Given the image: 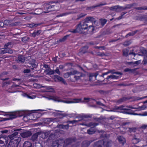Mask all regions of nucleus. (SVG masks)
I'll list each match as a JSON object with an SVG mask.
<instances>
[{
    "label": "nucleus",
    "mask_w": 147,
    "mask_h": 147,
    "mask_svg": "<svg viewBox=\"0 0 147 147\" xmlns=\"http://www.w3.org/2000/svg\"><path fill=\"white\" fill-rule=\"evenodd\" d=\"M18 132H15L8 136L11 140L7 147H17L19 142L21 141V138L16 137Z\"/></svg>",
    "instance_id": "1"
},
{
    "label": "nucleus",
    "mask_w": 147,
    "mask_h": 147,
    "mask_svg": "<svg viewBox=\"0 0 147 147\" xmlns=\"http://www.w3.org/2000/svg\"><path fill=\"white\" fill-rule=\"evenodd\" d=\"M74 138H68L65 141L63 139H61L55 141L53 144V147H64V144L68 145L75 141Z\"/></svg>",
    "instance_id": "2"
},
{
    "label": "nucleus",
    "mask_w": 147,
    "mask_h": 147,
    "mask_svg": "<svg viewBox=\"0 0 147 147\" xmlns=\"http://www.w3.org/2000/svg\"><path fill=\"white\" fill-rule=\"evenodd\" d=\"M88 23L84 20L83 22H80L77 25L76 29L72 30L70 32L73 33L78 32L84 33V30L88 29Z\"/></svg>",
    "instance_id": "3"
},
{
    "label": "nucleus",
    "mask_w": 147,
    "mask_h": 147,
    "mask_svg": "<svg viewBox=\"0 0 147 147\" xmlns=\"http://www.w3.org/2000/svg\"><path fill=\"white\" fill-rule=\"evenodd\" d=\"M50 99L53 100L55 101L58 102H62L66 103H76L82 102L81 99L75 98L73 99V101L64 100L61 98L57 96H51L50 97Z\"/></svg>",
    "instance_id": "4"
},
{
    "label": "nucleus",
    "mask_w": 147,
    "mask_h": 147,
    "mask_svg": "<svg viewBox=\"0 0 147 147\" xmlns=\"http://www.w3.org/2000/svg\"><path fill=\"white\" fill-rule=\"evenodd\" d=\"M0 112L5 113L4 115V116H9V117L7 118V120H11L17 117L18 116V115L17 112H5L1 111H0Z\"/></svg>",
    "instance_id": "5"
},
{
    "label": "nucleus",
    "mask_w": 147,
    "mask_h": 147,
    "mask_svg": "<svg viewBox=\"0 0 147 147\" xmlns=\"http://www.w3.org/2000/svg\"><path fill=\"white\" fill-rule=\"evenodd\" d=\"M98 125V123H90L89 124V126H93L91 127L88 130L87 132L89 134H94L95 132V130L94 127Z\"/></svg>",
    "instance_id": "6"
},
{
    "label": "nucleus",
    "mask_w": 147,
    "mask_h": 147,
    "mask_svg": "<svg viewBox=\"0 0 147 147\" xmlns=\"http://www.w3.org/2000/svg\"><path fill=\"white\" fill-rule=\"evenodd\" d=\"M13 45L11 42H8L5 45L4 48L0 49V54H2L7 53V48H11Z\"/></svg>",
    "instance_id": "7"
},
{
    "label": "nucleus",
    "mask_w": 147,
    "mask_h": 147,
    "mask_svg": "<svg viewBox=\"0 0 147 147\" xmlns=\"http://www.w3.org/2000/svg\"><path fill=\"white\" fill-rule=\"evenodd\" d=\"M103 141V145L104 147H109L111 146L113 143L111 140H108L106 136Z\"/></svg>",
    "instance_id": "8"
},
{
    "label": "nucleus",
    "mask_w": 147,
    "mask_h": 147,
    "mask_svg": "<svg viewBox=\"0 0 147 147\" xmlns=\"http://www.w3.org/2000/svg\"><path fill=\"white\" fill-rule=\"evenodd\" d=\"M84 20H85L86 22L88 23H89L90 22L92 23H93L94 24L96 25L97 22L95 18L89 16L86 17L85 19Z\"/></svg>",
    "instance_id": "9"
},
{
    "label": "nucleus",
    "mask_w": 147,
    "mask_h": 147,
    "mask_svg": "<svg viewBox=\"0 0 147 147\" xmlns=\"http://www.w3.org/2000/svg\"><path fill=\"white\" fill-rule=\"evenodd\" d=\"M78 74H81L80 73H79L76 70H73L70 72H67L64 75V77L65 78H67L71 75H74Z\"/></svg>",
    "instance_id": "10"
},
{
    "label": "nucleus",
    "mask_w": 147,
    "mask_h": 147,
    "mask_svg": "<svg viewBox=\"0 0 147 147\" xmlns=\"http://www.w3.org/2000/svg\"><path fill=\"white\" fill-rule=\"evenodd\" d=\"M126 107L130 108V109H128V108H123V110H125V111H124L123 112L124 113H127L129 114H133V115H136L137 114L135 113H131L130 111V109H134L135 108L134 107H131V106H127Z\"/></svg>",
    "instance_id": "11"
},
{
    "label": "nucleus",
    "mask_w": 147,
    "mask_h": 147,
    "mask_svg": "<svg viewBox=\"0 0 147 147\" xmlns=\"http://www.w3.org/2000/svg\"><path fill=\"white\" fill-rule=\"evenodd\" d=\"M107 3H101L98 5H94L91 7H88L86 8V10H90L96 7H100L103 5H106Z\"/></svg>",
    "instance_id": "12"
},
{
    "label": "nucleus",
    "mask_w": 147,
    "mask_h": 147,
    "mask_svg": "<svg viewBox=\"0 0 147 147\" xmlns=\"http://www.w3.org/2000/svg\"><path fill=\"white\" fill-rule=\"evenodd\" d=\"M50 133V131L42 132L40 134V136L43 139H46L47 138Z\"/></svg>",
    "instance_id": "13"
},
{
    "label": "nucleus",
    "mask_w": 147,
    "mask_h": 147,
    "mask_svg": "<svg viewBox=\"0 0 147 147\" xmlns=\"http://www.w3.org/2000/svg\"><path fill=\"white\" fill-rule=\"evenodd\" d=\"M94 147H104L103 145V141L99 140L94 143Z\"/></svg>",
    "instance_id": "14"
},
{
    "label": "nucleus",
    "mask_w": 147,
    "mask_h": 147,
    "mask_svg": "<svg viewBox=\"0 0 147 147\" xmlns=\"http://www.w3.org/2000/svg\"><path fill=\"white\" fill-rule=\"evenodd\" d=\"M98 74L96 73H92L89 74V77L90 80H96V78Z\"/></svg>",
    "instance_id": "15"
},
{
    "label": "nucleus",
    "mask_w": 147,
    "mask_h": 147,
    "mask_svg": "<svg viewBox=\"0 0 147 147\" xmlns=\"http://www.w3.org/2000/svg\"><path fill=\"white\" fill-rule=\"evenodd\" d=\"M97 28L94 25V24L93 23L92 25L88 26V30L90 32H93L95 29H96Z\"/></svg>",
    "instance_id": "16"
},
{
    "label": "nucleus",
    "mask_w": 147,
    "mask_h": 147,
    "mask_svg": "<svg viewBox=\"0 0 147 147\" xmlns=\"http://www.w3.org/2000/svg\"><path fill=\"white\" fill-rule=\"evenodd\" d=\"M117 139L120 143L122 144L123 145L126 142L125 138L122 136H118Z\"/></svg>",
    "instance_id": "17"
},
{
    "label": "nucleus",
    "mask_w": 147,
    "mask_h": 147,
    "mask_svg": "<svg viewBox=\"0 0 147 147\" xmlns=\"http://www.w3.org/2000/svg\"><path fill=\"white\" fill-rule=\"evenodd\" d=\"M125 107L123 105L119 107H115L114 108V111L116 112H123V111H121L123 110V108Z\"/></svg>",
    "instance_id": "18"
},
{
    "label": "nucleus",
    "mask_w": 147,
    "mask_h": 147,
    "mask_svg": "<svg viewBox=\"0 0 147 147\" xmlns=\"http://www.w3.org/2000/svg\"><path fill=\"white\" fill-rule=\"evenodd\" d=\"M42 34V31L41 30H38L37 31H34L33 33L32 34V36L35 37L36 36H38L39 34Z\"/></svg>",
    "instance_id": "19"
},
{
    "label": "nucleus",
    "mask_w": 147,
    "mask_h": 147,
    "mask_svg": "<svg viewBox=\"0 0 147 147\" xmlns=\"http://www.w3.org/2000/svg\"><path fill=\"white\" fill-rule=\"evenodd\" d=\"M132 141L133 144H136L140 141V138H136V135H134Z\"/></svg>",
    "instance_id": "20"
},
{
    "label": "nucleus",
    "mask_w": 147,
    "mask_h": 147,
    "mask_svg": "<svg viewBox=\"0 0 147 147\" xmlns=\"http://www.w3.org/2000/svg\"><path fill=\"white\" fill-rule=\"evenodd\" d=\"M25 60V57L23 56L20 55L18 56V59L17 60V62H24Z\"/></svg>",
    "instance_id": "21"
},
{
    "label": "nucleus",
    "mask_w": 147,
    "mask_h": 147,
    "mask_svg": "<svg viewBox=\"0 0 147 147\" xmlns=\"http://www.w3.org/2000/svg\"><path fill=\"white\" fill-rule=\"evenodd\" d=\"M31 135V134L30 132L29 131H27L22 133L21 136L22 137L24 138L30 136Z\"/></svg>",
    "instance_id": "22"
},
{
    "label": "nucleus",
    "mask_w": 147,
    "mask_h": 147,
    "mask_svg": "<svg viewBox=\"0 0 147 147\" xmlns=\"http://www.w3.org/2000/svg\"><path fill=\"white\" fill-rule=\"evenodd\" d=\"M118 77V76H117L114 74H112L110 76H108L106 78L107 80L110 79H117Z\"/></svg>",
    "instance_id": "23"
},
{
    "label": "nucleus",
    "mask_w": 147,
    "mask_h": 147,
    "mask_svg": "<svg viewBox=\"0 0 147 147\" xmlns=\"http://www.w3.org/2000/svg\"><path fill=\"white\" fill-rule=\"evenodd\" d=\"M61 115L63 116V117H65L67 116H68L70 117H75L76 115V114L75 113H71L70 114H67L66 113H63L61 114Z\"/></svg>",
    "instance_id": "24"
},
{
    "label": "nucleus",
    "mask_w": 147,
    "mask_h": 147,
    "mask_svg": "<svg viewBox=\"0 0 147 147\" xmlns=\"http://www.w3.org/2000/svg\"><path fill=\"white\" fill-rule=\"evenodd\" d=\"M12 22V21L11 20H5L4 21V25L9 26L10 27Z\"/></svg>",
    "instance_id": "25"
},
{
    "label": "nucleus",
    "mask_w": 147,
    "mask_h": 147,
    "mask_svg": "<svg viewBox=\"0 0 147 147\" xmlns=\"http://www.w3.org/2000/svg\"><path fill=\"white\" fill-rule=\"evenodd\" d=\"M23 147H32V144L29 142H25L24 144Z\"/></svg>",
    "instance_id": "26"
},
{
    "label": "nucleus",
    "mask_w": 147,
    "mask_h": 147,
    "mask_svg": "<svg viewBox=\"0 0 147 147\" xmlns=\"http://www.w3.org/2000/svg\"><path fill=\"white\" fill-rule=\"evenodd\" d=\"M56 138V136L55 133H51L49 136V139L50 140H53L55 139Z\"/></svg>",
    "instance_id": "27"
},
{
    "label": "nucleus",
    "mask_w": 147,
    "mask_h": 147,
    "mask_svg": "<svg viewBox=\"0 0 147 147\" xmlns=\"http://www.w3.org/2000/svg\"><path fill=\"white\" fill-rule=\"evenodd\" d=\"M141 62V61L140 60H139L138 61H135V62H129L128 63V64H131L133 65H135V66H136L140 63Z\"/></svg>",
    "instance_id": "28"
},
{
    "label": "nucleus",
    "mask_w": 147,
    "mask_h": 147,
    "mask_svg": "<svg viewBox=\"0 0 147 147\" xmlns=\"http://www.w3.org/2000/svg\"><path fill=\"white\" fill-rule=\"evenodd\" d=\"M58 126L59 128L67 129L69 128V125L68 124H67L65 125H59Z\"/></svg>",
    "instance_id": "29"
},
{
    "label": "nucleus",
    "mask_w": 147,
    "mask_h": 147,
    "mask_svg": "<svg viewBox=\"0 0 147 147\" xmlns=\"http://www.w3.org/2000/svg\"><path fill=\"white\" fill-rule=\"evenodd\" d=\"M114 70H111L109 71H108L109 72V73H111L112 74H116L119 75H122V74L120 72H114Z\"/></svg>",
    "instance_id": "30"
},
{
    "label": "nucleus",
    "mask_w": 147,
    "mask_h": 147,
    "mask_svg": "<svg viewBox=\"0 0 147 147\" xmlns=\"http://www.w3.org/2000/svg\"><path fill=\"white\" fill-rule=\"evenodd\" d=\"M23 96L25 97L30 99H34L35 98V96H30L26 94H24Z\"/></svg>",
    "instance_id": "31"
},
{
    "label": "nucleus",
    "mask_w": 147,
    "mask_h": 147,
    "mask_svg": "<svg viewBox=\"0 0 147 147\" xmlns=\"http://www.w3.org/2000/svg\"><path fill=\"white\" fill-rule=\"evenodd\" d=\"M127 98H126L123 97L118 100L117 102L119 103L123 102L126 100Z\"/></svg>",
    "instance_id": "32"
},
{
    "label": "nucleus",
    "mask_w": 147,
    "mask_h": 147,
    "mask_svg": "<svg viewBox=\"0 0 147 147\" xmlns=\"http://www.w3.org/2000/svg\"><path fill=\"white\" fill-rule=\"evenodd\" d=\"M136 128H129L128 131H129L130 133L132 132H135L136 131Z\"/></svg>",
    "instance_id": "33"
},
{
    "label": "nucleus",
    "mask_w": 147,
    "mask_h": 147,
    "mask_svg": "<svg viewBox=\"0 0 147 147\" xmlns=\"http://www.w3.org/2000/svg\"><path fill=\"white\" fill-rule=\"evenodd\" d=\"M123 55L125 56L128 55V49H125L123 50Z\"/></svg>",
    "instance_id": "34"
},
{
    "label": "nucleus",
    "mask_w": 147,
    "mask_h": 147,
    "mask_svg": "<svg viewBox=\"0 0 147 147\" xmlns=\"http://www.w3.org/2000/svg\"><path fill=\"white\" fill-rule=\"evenodd\" d=\"M38 135L37 134H33L32 137L31 139L33 141H34L37 138Z\"/></svg>",
    "instance_id": "35"
},
{
    "label": "nucleus",
    "mask_w": 147,
    "mask_h": 147,
    "mask_svg": "<svg viewBox=\"0 0 147 147\" xmlns=\"http://www.w3.org/2000/svg\"><path fill=\"white\" fill-rule=\"evenodd\" d=\"M119 8V6L118 5L110 7V9L111 10H116Z\"/></svg>",
    "instance_id": "36"
},
{
    "label": "nucleus",
    "mask_w": 147,
    "mask_h": 147,
    "mask_svg": "<svg viewBox=\"0 0 147 147\" xmlns=\"http://www.w3.org/2000/svg\"><path fill=\"white\" fill-rule=\"evenodd\" d=\"M69 36V35H67L66 36H65L62 38L59 39V41L61 42L64 41L67 39L68 37Z\"/></svg>",
    "instance_id": "37"
},
{
    "label": "nucleus",
    "mask_w": 147,
    "mask_h": 147,
    "mask_svg": "<svg viewBox=\"0 0 147 147\" xmlns=\"http://www.w3.org/2000/svg\"><path fill=\"white\" fill-rule=\"evenodd\" d=\"M40 25V24H35L34 23H32V24H29V26L30 28H32L34 27H36Z\"/></svg>",
    "instance_id": "38"
},
{
    "label": "nucleus",
    "mask_w": 147,
    "mask_h": 147,
    "mask_svg": "<svg viewBox=\"0 0 147 147\" xmlns=\"http://www.w3.org/2000/svg\"><path fill=\"white\" fill-rule=\"evenodd\" d=\"M136 70V69H131L128 68H127L125 69L124 71L126 72L128 71H130L131 72H132L135 71Z\"/></svg>",
    "instance_id": "39"
},
{
    "label": "nucleus",
    "mask_w": 147,
    "mask_h": 147,
    "mask_svg": "<svg viewBox=\"0 0 147 147\" xmlns=\"http://www.w3.org/2000/svg\"><path fill=\"white\" fill-rule=\"evenodd\" d=\"M20 23L19 22H16L14 23H12V22L10 27L17 26Z\"/></svg>",
    "instance_id": "40"
},
{
    "label": "nucleus",
    "mask_w": 147,
    "mask_h": 147,
    "mask_svg": "<svg viewBox=\"0 0 147 147\" xmlns=\"http://www.w3.org/2000/svg\"><path fill=\"white\" fill-rule=\"evenodd\" d=\"M5 145L4 142L1 140H0V147H5Z\"/></svg>",
    "instance_id": "41"
},
{
    "label": "nucleus",
    "mask_w": 147,
    "mask_h": 147,
    "mask_svg": "<svg viewBox=\"0 0 147 147\" xmlns=\"http://www.w3.org/2000/svg\"><path fill=\"white\" fill-rule=\"evenodd\" d=\"M141 20L142 21H145L147 23V16H143Z\"/></svg>",
    "instance_id": "42"
},
{
    "label": "nucleus",
    "mask_w": 147,
    "mask_h": 147,
    "mask_svg": "<svg viewBox=\"0 0 147 147\" xmlns=\"http://www.w3.org/2000/svg\"><path fill=\"white\" fill-rule=\"evenodd\" d=\"M136 32H129L126 35V37H127L128 36H133Z\"/></svg>",
    "instance_id": "43"
},
{
    "label": "nucleus",
    "mask_w": 147,
    "mask_h": 147,
    "mask_svg": "<svg viewBox=\"0 0 147 147\" xmlns=\"http://www.w3.org/2000/svg\"><path fill=\"white\" fill-rule=\"evenodd\" d=\"M101 25L103 26L106 23L107 20L105 19L102 20H101Z\"/></svg>",
    "instance_id": "44"
},
{
    "label": "nucleus",
    "mask_w": 147,
    "mask_h": 147,
    "mask_svg": "<svg viewBox=\"0 0 147 147\" xmlns=\"http://www.w3.org/2000/svg\"><path fill=\"white\" fill-rule=\"evenodd\" d=\"M136 9L138 10H147V7H138L136 8Z\"/></svg>",
    "instance_id": "45"
},
{
    "label": "nucleus",
    "mask_w": 147,
    "mask_h": 147,
    "mask_svg": "<svg viewBox=\"0 0 147 147\" xmlns=\"http://www.w3.org/2000/svg\"><path fill=\"white\" fill-rule=\"evenodd\" d=\"M10 48H7V53L12 54L13 53V51L12 50L9 49Z\"/></svg>",
    "instance_id": "46"
},
{
    "label": "nucleus",
    "mask_w": 147,
    "mask_h": 147,
    "mask_svg": "<svg viewBox=\"0 0 147 147\" xmlns=\"http://www.w3.org/2000/svg\"><path fill=\"white\" fill-rule=\"evenodd\" d=\"M55 5H48L47 7L45 9H47L48 10V9H50L52 8L53 7H54Z\"/></svg>",
    "instance_id": "47"
},
{
    "label": "nucleus",
    "mask_w": 147,
    "mask_h": 147,
    "mask_svg": "<svg viewBox=\"0 0 147 147\" xmlns=\"http://www.w3.org/2000/svg\"><path fill=\"white\" fill-rule=\"evenodd\" d=\"M126 13V12H123L122 14L121 15V16H119L118 18H117V19L118 20H119L123 18V16H124Z\"/></svg>",
    "instance_id": "48"
},
{
    "label": "nucleus",
    "mask_w": 147,
    "mask_h": 147,
    "mask_svg": "<svg viewBox=\"0 0 147 147\" xmlns=\"http://www.w3.org/2000/svg\"><path fill=\"white\" fill-rule=\"evenodd\" d=\"M55 73V71L54 70H51L49 71L48 72V74L51 75Z\"/></svg>",
    "instance_id": "49"
},
{
    "label": "nucleus",
    "mask_w": 147,
    "mask_h": 147,
    "mask_svg": "<svg viewBox=\"0 0 147 147\" xmlns=\"http://www.w3.org/2000/svg\"><path fill=\"white\" fill-rule=\"evenodd\" d=\"M56 73H57L59 75H60L61 74L60 72L59 71V68L58 67L56 68V69L55 70Z\"/></svg>",
    "instance_id": "50"
},
{
    "label": "nucleus",
    "mask_w": 147,
    "mask_h": 147,
    "mask_svg": "<svg viewBox=\"0 0 147 147\" xmlns=\"http://www.w3.org/2000/svg\"><path fill=\"white\" fill-rule=\"evenodd\" d=\"M147 98V96H145L143 97H142L141 98H140L139 97H137L136 98V99L137 100H141V99H143L144 98Z\"/></svg>",
    "instance_id": "51"
},
{
    "label": "nucleus",
    "mask_w": 147,
    "mask_h": 147,
    "mask_svg": "<svg viewBox=\"0 0 147 147\" xmlns=\"http://www.w3.org/2000/svg\"><path fill=\"white\" fill-rule=\"evenodd\" d=\"M56 77L58 80L61 81H62V80H63V79L62 78L59 76L57 75Z\"/></svg>",
    "instance_id": "52"
},
{
    "label": "nucleus",
    "mask_w": 147,
    "mask_h": 147,
    "mask_svg": "<svg viewBox=\"0 0 147 147\" xmlns=\"http://www.w3.org/2000/svg\"><path fill=\"white\" fill-rule=\"evenodd\" d=\"M130 42L129 41H126L124 42L123 45L125 46H128L130 44Z\"/></svg>",
    "instance_id": "53"
},
{
    "label": "nucleus",
    "mask_w": 147,
    "mask_h": 147,
    "mask_svg": "<svg viewBox=\"0 0 147 147\" xmlns=\"http://www.w3.org/2000/svg\"><path fill=\"white\" fill-rule=\"evenodd\" d=\"M30 70L29 69H24V73H30Z\"/></svg>",
    "instance_id": "54"
},
{
    "label": "nucleus",
    "mask_w": 147,
    "mask_h": 147,
    "mask_svg": "<svg viewBox=\"0 0 147 147\" xmlns=\"http://www.w3.org/2000/svg\"><path fill=\"white\" fill-rule=\"evenodd\" d=\"M96 103L98 105L105 106V105L104 104H103L100 101H97L96 102Z\"/></svg>",
    "instance_id": "55"
},
{
    "label": "nucleus",
    "mask_w": 147,
    "mask_h": 147,
    "mask_svg": "<svg viewBox=\"0 0 147 147\" xmlns=\"http://www.w3.org/2000/svg\"><path fill=\"white\" fill-rule=\"evenodd\" d=\"M146 107V105H143L140 107V108L141 110H143L145 109Z\"/></svg>",
    "instance_id": "56"
},
{
    "label": "nucleus",
    "mask_w": 147,
    "mask_h": 147,
    "mask_svg": "<svg viewBox=\"0 0 147 147\" xmlns=\"http://www.w3.org/2000/svg\"><path fill=\"white\" fill-rule=\"evenodd\" d=\"M34 87L36 88H38L40 87V85L36 83L34 84L33 85Z\"/></svg>",
    "instance_id": "57"
},
{
    "label": "nucleus",
    "mask_w": 147,
    "mask_h": 147,
    "mask_svg": "<svg viewBox=\"0 0 147 147\" xmlns=\"http://www.w3.org/2000/svg\"><path fill=\"white\" fill-rule=\"evenodd\" d=\"M84 99L85 100H87V102H89V101H91L92 100V99L91 98H84Z\"/></svg>",
    "instance_id": "58"
},
{
    "label": "nucleus",
    "mask_w": 147,
    "mask_h": 147,
    "mask_svg": "<svg viewBox=\"0 0 147 147\" xmlns=\"http://www.w3.org/2000/svg\"><path fill=\"white\" fill-rule=\"evenodd\" d=\"M132 52L131 51H130L129 53V55H133L134 56H135V55H136V54L135 53H134L133 52V50H132Z\"/></svg>",
    "instance_id": "59"
},
{
    "label": "nucleus",
    "mask_w": 147,
    "mask_h": 147,
    "mask_svg": "<svg viewBox=\"0 0 147 147\" xmlns=\"http://www.w3.org/2000/svg\"><path fill=\"white\" fill-rule=\"evenodd\" d=\"M10 83V82L9 81L6 82H5L3 84L4 85H6L7 86Z\"/></svg>",
    "instance_id": "60"
},
{
    "label": "nucleus",
    "mask_w": 147,
    "mask_h": 147,
    "mask_svg": "<svg viewBox=\"0 0 147 147\" xmlns=\"http://www.w3.org/2000/svg\"><path fill=\"white\" fill-rule=\"evenodd\" d=\"M67 14L66 13H62V14H61L58 15V16H57V17H60V16L61 17V16H65Z\"/></svg>",
    "instance_id": "61"
},
{
    "label": "nucleus",
    "mask_w": 147,
    "mask_h": 147,
    "mask_svg": "<svg viewBox=\"0 0 147 147\" xmlns=\"http://www.w3.org/2000/svg\"><path fill=\"white\" fill-rule=\"evenodd\" d=\"M109 74V71H108L106 73H105L102 74V75H101L100 76L101 77H103L104 75H107Z\"/></svg>",
    "instance_id": "62"
},
{
    "label": "nucleus",
    "mask_w": 147,
    "mask_h": 147,
    "mask_svg": "<svg viewBox=\"0 0 147 147\" xmlns=\"http://www.w3.org/2000/svg\"><path fill=\"white\" fill-rule=\"evenodd\" d=\"M86 15V14H84L83 13H81L79 15L80 18H82Z\"/></svg>",
    "instance_id": "63"
},
{
    "label": "nucleus",
    "mask_w": 147,
    "mask_h": 147,
    "mask_svg": "<svg viewBox=\"0 0 147 147\" xmlns=\"http://www.w3.org/2000/svg\"><path fill=\"white\" fill-rule=\"evenodd\" d=\"M4 25V22H0V27H3Z\"/></svg>",
    "instance_id": "64"
}]
</instances>
